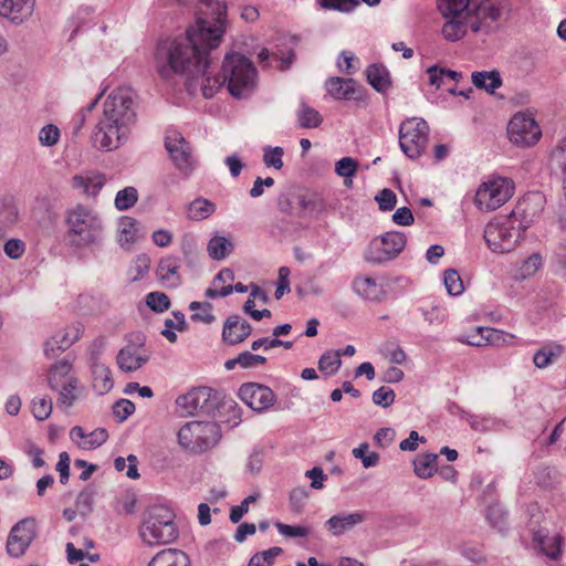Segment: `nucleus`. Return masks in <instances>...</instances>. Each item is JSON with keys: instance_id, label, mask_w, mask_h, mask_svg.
<instances>
[{"instance_id": "f257e3e1", "label": "nucleus", "mask_w": 566, "mask_h": 566, "mask_svg": "<svg viewBox=\"0 0 566 566\" xmlns=\"http://www.w3.org/2000/svg\"><path fill=\"white\" fill-rule=\"evenodd\" d=\"M227 27V6L219 0H200L196 25L187 29L185 36L161 39L156 46L158 73L168 77L170 73L188 74L191 77L206 76L201 90L206 98H211L216 88L210 85L208 69L210 54L223 38Z\"/></svg>"}, {"instance_id": "f03ea898", "label": "nucleus", "mask_w": 566, "mask_h": 566, "mask_svg": "<svg viewBox=\"0 0 566 566\" xmlns=\"http://www.w3.org/2000/svg\"><path fill=\"white\" fill-rule=\"evenodd\" d=\"M136 120L134 91L130 87L115 90L104 103L103 117L92 135L93 146L104 151L117 149L128 140Z\"/></svg>"}, {"instance_id": "7ed1b4c3", "label": "nucleus", "mask_w": 566, "mask_h": 566, "mask_svg": "<svg viewBox=\"0 0 566 566\" xmlns=\"http://www.w3.org/2000/svg\"><path fill=\"white\" fill-rule=\"evenodd\" d=\"M176 405L185 409L189 416L205 415L214 418L223 411L232 412V416L228 419V422L232 421V427L242 421V409L238 403L211 387H193L187 394L180 395L176 399Z\"/></svg>"}, {"instance_id": "20e7f679", "label": "nucleus", "mask_w": 566, "mask_h": 566, "mask_svg": "<svg viewBox=\"0 0 566 566\" xmlns=\"http://www.w3.org/2000/svg\"><path fill=\"white\" fill-rule=\"evenodd\" d=\"M253 62L240 53H228L221 67V75L214 77L218 88L227 84L230 95L237 99L248 98L253 93L256 81Z\"/></svg>"}, {"instance_id": "39448f33", "label": "nucleus", "mask_w": 566, "mask_h": 566, "mask_svg": "<svg viewBox=\"0 0 566 566\" xmlns=\"http://www.w3.org/2000/svg\"><path fill=\"white\" fill-rule=\"evenodd\" d=\"M66 238L71 247L84 249L99 247L104 240V227L99 216L82 205L67 211Z\"/></svg>"}, {"instance_id": "423d86ee", "label": "nucleus", "mask_w": 566, "mask_h": 566, "mask_svg": "<svg viewBox=\"0 0 566 566\" xmlns=\"http://www.w3.org/2000/svg\"><path fill=\"white\" fill-rule=\"evenodd\" d=\"M175 518L176 515L168 505L149 506L139 528L140 538L149 546L172 543L179 536Z\"/></svg>"}, {"instance_id": "0eeeda50", "label": "nucleus", "mask_w": 566, "mask_h": 566, "mask_svg": "<svg viewBox=\"0 0 566 566\" xmlns=\"http://www.w3.org/2000/svg\"><path fill=\"white\" fill-rule=\"evenodd\" d=\"M513 222L514 219L507 216L502 222L492 220L486 224L483 237L491 251L507 253L516 247L525 231L520 224L518 228H515Z\"/></svg>"}, {"instance_id": "6e6552de", "label": "nucleus", "mask_w": 566, "mask_h": 566, "mask_svg": "<svg viewBox=\"0 0 566 566\" xmlns=\"http://www.w3.org/2000/svg\"><path fill=\"white\" fill-rule=\"evenodd\" d=\"M407 237L400 231H388L370 241L364 260L374 265H382L395 260L405 249Z\"/></svg>"}, {"instance_id": "1a4fd4ad", "label": "nucleus", "mask_w": 566, "mask_h": 566, "mask_svg": "<svg viewBox=\"0 0 566 566\" xmlns=\"http://www.w3.org/2000/svg\"><path fill=\"white\" fill-rule=\"evenodd\" d=\"M429 125L422 118H408L399 127V146L410 159L419 158L428 142Z\"/></svg>"}, {"instance_id": "9d476101", "label": "nucleus", "mask_w": 566, "mask_h": 566, "mask_svg": "<svg viewBox=\"0 0 566 566\" xmlns=\"http://www.w3.org/2000/svg\"><path fill=\"white\" fill-rule=\"evenodd\" d=\"M513 195V186L506 178L481 185L474 202L481 210L492 211L504 205Z\"/></svg>"}, {"instance_id": "9b49d317", "label": "nucleus", "mask_w": 566, "mask_h": 566, "mask_svg": "<svg viewBox=\"0 0 566 566\" xmlns=\"http://www.w3.org/2000/svg\"><path fill=\"white\" fill-rule=\"evenodd\" d=\"M36 522L25 517L17 522L10 530L6 543V552L12 558L22 557L36 538Z\"/></svg>"}, {"instance_id": "f8f14e48", "label": "nucleus", "mask_w": 566, "mask_h": 566, "mask_svg": "<svg viewBox=\"0 0 566 566\" xmlns=\"http://www.w3.org/2000/svg\"><path fill=\"white\" fill-rule=\"evenodd\" d=\"M164 143L176 169L185 177L190 176L195 168L190 143L177 130L168 132Z\"/></svg>"}, {"instance_id": "ddd939ff", "label": "nucleus", "mask_w": 566, "mask_h": 566, "mask_svg": "<svg viewBox=\"0 0 566 566\" xmlns=\"http://www.w3.org/2000/svg\"><path fill=\"white\" fill-rule=\"evenodd\" d=\"M507 135L514 145L531 147L537 143L542 132L532 116L517 113L507 124Z\"/></svg>"}, {"instance_id": "4468645a", "label": "nucleus", "mask_w": 566, "mask_h": 566, "mask_svg": "<svg viewBox=\"0 0 566 566\" xmlns=\"http://www.w3.org/2000/svg\"><path fill=\"white\" fill-rule=\"evenodd\" d=\"M239 398L253 411L262 413L270 409L275 400L274 391L259 382H244L238 391Z\"/></svg>"}, {"instance_id": "2eb2a0df", "label": "nucleus", "mask_w": 566, "mask_h": 566, "mask_svg": "<svg viewBox=\"0 0 566 566\" xmlns=\"http://www.w3.org/2000/svg\"><path fill=\"white\" fill-rule=\"evenodd\" d=\"M545 198L541 192H528L523 196L517 202L516 207L511 211L509 218H513L514 221L518 220V224L522 230L525 231L539 216L544 209Z\"/></svg>"}, {"instance_id": "dca6fc26", "label": "nucleus", "mask_w": 566, "mask_h": 566, "mask_svg": "<svg viewBox=\"0 0 566 566\" xmlns=\"http://www.w3.org/2000/svg\"><path fill=\"white\" fill-rule=\"evenodd\" d=\"M133 337L134 339H129L128 344L118 352L116 357L119 369L125 373L136 371L149 360V356L137 353L138 348L145 345V335L137 333Z\"/></svg>"}, {"instance_id": "f3484780", "label": "nucleus", "mask_w": 566, "mask_h": 566, "mask_svg": "<svg viewBox=\"0 0 566 566\" xmlns=\"http://www.w3.org/2000/svg\"><path fill=\"white\" fill-rule=\"evenodd\" d=\"M328 94L335 99L363 101L365 88L352 77H329L325 83Z\"/></svg>"}, {"instance_id": "a211bd4d", "label": "nucleus", "mask_w": 566, "mask_h": 566, "mask_svg": "<svg viewBox=\"0 0 566 566\" xmlns=\"http://www.w3.org/2000/svg\"><path fill=\"white\" fill-rule=\"evenodd\" d=\"M251 324L238 314L230 315L223 323L222 342L229 346L243 343L252 334Z\"/></svg>"}, {"instance_id": "6ab92c4d", "label": "nucleus", "mask_w": 566, "mask_h": 566, "mask_svg": "<svg viewBox=\"0 0 566 566\" xmlns=\"http://www.w3.org/2000/svg\"><path fill=\"white\" fill-rule=\"evenodd\" d=\"M34 4L35 0H0V15L20 25L32 15Z\"/></svg>"}, {"instance_id": "aec40b11", "label": "nucleus", "mask_w": 566, "mask_h": 566, "mask_svg": "<svg viewBox=\"0 0 566 566\" xmlns=\"http://www.w3.org/2000/svg\"><path fill=\"white\" fill-rule=\"evenodd\" d=\"M193 424L199 427L196 430V432H198V434H196V441L198 443L199 454L212 449L219 443L222 433L218 422L197 420L193 421Z\"/></svg>"}, {"instance_id": "412c9836", "label": "nucleus", "mask_w": 566, "mask_h": 566, "mask_svg": "<svg viewBox=\"0 0 566 566\" xmlns=\"http://www.w3.org/2000/svg\"><path fill=\"white\" fill-rule=\"evenodd\" d=\"M537 521L534 520V515L531 517L530 521V530L533 534V542L536 544V546L539 548V551L546 555L548 558L556 560L562 555V542L563 537L559 535H556L554 537V544L555 549H547L546 548V542L548 539L549 532L545 527H541L537 525Z\"/></svg>"}, {"instance_id": "4be33fe9", "label": "nucleus", "mask_w": 566, "mask_h": 566, "mask_svg": "<svg viewBox=\"0 0 566 566\" xmlns=\"http://www.w3.org/2000/svg\"><path fill=\"white\" fill-rule=\"evenodd\" d=\"M83 325L77 323L65 329L56 332L51 338H49L44 343L43 353L44 355H49L53 349L51 348L52 344H59L57 350H66L70 348L75 342H77L83 334Z\"/></svg>"}, {"instance_id": "5701e85b", "label": "nucleus", "mask_w": 566, "mask_h": 566, "mask_svg": "<svg viewBox=\"0 0 566 566\" xmlns=\"http://www.w3.org/2000/svg\"><path fill=\"white\" fill-rule=\"evenodd\" d=\"M368 516V512H354L347 515L337 514L329 517L325 524L334 536H339L366 521Z\"/></svg>"}, {"instance_id": "b1692460", "label": "nucleus", "mask_w": 566, "mask_h": 566, "mask_svg": "<svg viewBox=\"0 0 566 566\" xmlns=\"http://www.w3.org/2000/svg\"><path fill=\"white\" fill-rule=\"evenodd\" d=\"M365 74L368 84L378 93H385L392 86L390 72L382 63L368 65Z\"/></svg>"}, {"instance_id": "393cba45", "label": "nucleus", "mask_w": 566, "mask_h": 566, "mask_svg": "<svg viewBox=\"0 0 566 566\" xmlns=\"http://www.w3.org/2000/svg\"><path fill=\"white\" fill-rule=\"evenodd\" d=\"M147 566H190V557L181 549L165 548L158 552Z\"/></svg>"}, {"instance_id": "a878e982", "label": "nucleus", "mask_w": 566, "mask_h": 566, "mask_svg": "<svg viewBox=\"0 0 566 566\" xmlns=\"http://www.w3.org/2000/svg\"><path fill=\"white\" fill-rule=\"evenodd\" d=\"M353 290L365 300L380 302L385 297V291L373 277H356L353 281Z\"/></svg>"}, {"instance_id": "bb28decb", "label": "nucleus", "mask_w": 566, "mask_h": 566, "mask_svg": "<svg viewBox=\"0 0 566 566\" xmlns=\"http://www.w3.org/2000/svg\"><path fill=\"white\" fill-rule=\"evenodd\" d=\"M471 80L476 88L484 90L489 94H493L503 84L497 70L475 71L471 74Z\"/></svg>"}, {"instance_id": "cd10ccee", "label": "nucleus", "mask_w": 566, "mask_h": 566, "mask_svg": "<svg viewBox=\"0 0 566 566\" xmlns=\"http://www.w3.org/2000/svg\"><path fill=\"white\" fill-rule=\"evenodd\" d=\"M300 207L298 217L317 216L325 210L323 198L315 192H306L296 197Z\"/></svg>"}, {"instance_id": "c85d7f7f", "label": "nucleus", "mask_w": 566, "mask_h": 566, "mask_svg": "<svg viewBox=\"0 0 566 566\" xmlns=\"http://www.w3.org/2000/svg\"><path fill=\"white\" fill-rule=\"evenodd\" d=\"M91 370L94 389L99 395L107 394L114 386L111 369L102 363H94L91 365Z\"/></svg>"}, {"instance_id": "c756f323", "label": "nucleus", "mask_w": 566, "mask_h": 566, "mask_svg": "<svg viewBox=\"0 0 566 566\" xmlns=\"http://www.w3.org/2000/svg\"><path fill=\"white\" fill-rule=\"evenodd\" d=\"M233 243L222 235L212 237L207 244L209 256L216 261L224 260L233 251Z\"/></svg>"}, {"instance_id": "7c9ffc66", "label": "nucleus", "mask_w": 566, "mask_h": 566, "mask_svg": "<svg viewBox=\"0 0 566 566\" xmlns=\"http://www.w3.org/2000/svg\"><path fill=\"white\" fill-rule=\"evenodd\" d=\"M438 454L436 453H422L418 454L413 460V472L420 479H429L436 472V462Z\"/></svg>"}, {"instance_id": "2f4dec72", "label": "nucleus", "mask_w": 566, "mask_h": 566, "mask_svg": "<svg viewBox=\"0 0 566 566\" xmlns=\"http://www.w3.org/2000/svg\"><path fill=\"white\" fill-rule=\"evenodd\" d=\"M216 211V205L206 198L198 197L188 206V218L195 221H201L209 218Z\"/></svg>"}, {"instance_id": "473e14b6", "label": "nucleus", "mask_w": 566, "mask_h": 566, "mask_svg": "<svg viewBox=\"0 0 566 566\" xmlns=\"http://www.w3.org/2000/svg\"><path fill=\"white\" fill-rule=\"evenodd\" d=\"M298 126L301 128H317L323 123V117L315 108L302 101L296 112Z\"/></svg>"}, {"instance_id": "72a5a7b5", "label": "nucleus", "mask_w": 566, "mask_h": 566, "mask_svg": "<svg viewBox=\"0 0 566 566\" xmlns=\"http://www.w3.org/2000/svg\"><path fill=\"white\" fill-rule=\"evenodd\" d=\"M72 369V363L67 359H62L53 364L48 373V385L51 390L55 391L61 385V380L65 378Z\"/></svg>"}, {"instance_id": "f704fd0d", "label": "nucleus", "mask_w": 566, "mask_h": 566, "mask_svg": "<svg viewBox=\"0 0 566 566\" xmlns=\"http://www.w3.org/2000/svg\"><path fill=\"white\" fill-rule=\"evenodd\" d=\"M551 169L560 175L566 182V137L559 142L551 154Z\"/></svg>"}, {"instance_id": "c9c22d12", "label": "nucleus", "mask_w": 566, "mask_h": 566, "mask_svg": "<svg viewBox=\"0 0 566 566\" xmlns=\"http://www.w3.org/2000/svg\"><path fill=\"white\" fill-rule=\"evenodd\" d=\"M104 186V178L102 176L95 177H83V176H74L73 177V187L77 189H83V191L91 197H96L101 189Z\"/></svg>"}, {"instance_id": "e433bc0d", "label": "nucleus", "mask_w": 566, "mask_h": 566, "mask_svg": "<svg viewBox=\"0 0 566 566\" xmlns=\"http://www.w3.org/2000/svg\"><path fill=\"white\" fill-rule=\"evenodd\" d=\"M497 334L499 331L494 328L476 327L473 334L463 336L459 340L470 346L481 347L493 342V336Z\"/></svg>"}, {"instance_id": "4c0bfd02", "label": "nucleus", "mask_w": 566, "mask_h": 566, "mask_svg": "<svg viewBox=\"0 0 566 566\" xmlns=\"http://www.w3.org/2000/svg\"><path fill=\"white\" fill-rule=\"evenodd\" d=\"M197 428L199 427L195 426L193 421L187 422L179 429L177 437L182 448L199 454L198 443L196 441V434H198V432H196Z\"/></svg>"}, {"instance_id": "58836bf2", "label": "nucleus", "mask_w": 566, "mask_h": 566, "mask_svg": "<svg viewBox=\"0 0 566 566\" xmlns=\"http://www.w3.org/2000/svg\"><path fill=\"white\" fill-rule=\"evenodd\" d=\"M340 366V350H327L318 359V369L326 375H334Z\"/></svg>"}, {"instance_id": "ea45409f", "label": "nucleus", "mask_w": 566, "mask_h": 566, "mask_svg": "<svg viewBox=\"0 0 566 566\" xmlns=\"http://www.w3.org/2000/svg\"><path fill=\"white\" fill-rule=\"evenodd\" d=\"M470 0H439L438 9L444 18H461Z\"/></svg>"}, {"instance_id": "a19ab883", "label": "nucleus", "mask_w": 566, "mask_h": 566, "mask_svg": "<svg viewBox=\"0 0 566 566\" xmlns=\"http://www.w3.org/2000/svg\"><path fill=\"white\" fill-rule=\"evenodd\" d=\"M449 20L442 28V34L446 40L455 42L462 39L465 33V22L460 18H448Z\"/></svg>"}, {"instance_id": "79ce46f5", "label": "nucleus", "mask_w": 566, "mask_h": 566, "mask_svg": "<svg viewBox=\"0 0 566 566\" xmlns=\"http://www.w3.org/2000/svg\"><path fill=\"white\" fill-rule=\"evenodd\" d=\"M95 495L96 490L92 484L85 486L78 493L75 504L81 515L85 516L93 512Z\"/></svg>"}, {"instance_id": "37998d69", "label": "nucleus", "mask_w": 566, "mask_h": 566, "mask_svg": "<svg viewBox=\"0 0 566 566\" xmlns=\"http://www.w3.org/2000/svg\"><path fill=\"white\" fill-rule=\"evenodd\" d=\"M283 549L279 546H273L266 551L256 552L250 558L248 566H272L275 557L280 556Z\"/></svg>"}, {"instance_id": "c03bdc74", "label": "nucleus", "mask_w": 566, "mask_h": 566, "mask_svg": "<svg viewBox=\"0 0 566 566\" xmlns=\"http://www.w3.org/2000/svg\"><path fill=\"white\" fill-rule=\"evenodd\" d=\"M138 200L137 189L134 187H126L119 190L115 197V207L119 211L130 209Z\"/></svg>"}, {"instance_id": "a18cd8bd", "label": "nucleus", "mask_w": 566, "mask_h": 566, "mask_svg": "<svg viewBox=\"0 0 566 566\" xmlns=\"http://www.w3.org/2000/svg\"><path fill=\"white\" fill-rule=\"evenodd\" d=\"M368 450L369 444L363 442L352 451L353 455L361 461L365 469L376 467L380 460V455L377 452H369Z\"/></svg>"}, {"instance_id": "49530a36", "label": "nucleus", "mask_w": 566, "mask_h": 566, "mask_svg": "<svg viewBox=\"0 0 566 566\" xmlns=\"http://www.w3.org/2000/svg\"><path fill=\"white\" fill-rule=\"evenodd\" d=\"M178 264L174 258H164L158 264V273L161 280H168L169 276H174L176 282L171 286H179L181 284L180 275L178 274Z\"/></svg>"}, {"instance_id": "de8ad7c7", "label": "nucleus", "mask_w": 566, "mask_h": 566, "mask_svg": "<svg viewBox=\"0 0 566 566\" xmlns=\"http://www.w3.org/2000/svg\"><path fill=\"white\" fill-rule=\"evenodd\" d=\"M486 520L492 527L500 532L506 530V514L499 503H492L488 506Z\"/></svg>"}, {"instance_id": "09e8293b", "label": "nucleus", "mask_w": 566, "mask_h": 566, "mask_svg": "<svg viewBox=\"0 0 566 566\" xmlns=\"http://www.w3.org/2000/svg\"><path fill=\"white\" fill-rule=\"evenodd\" d=\"M78 380L74 377L67 379L65 384L62 385V389L60 391L57 398L59 406L71 407L77 399V396L74 394V390L77 388Z\"/></svg>"}, {"instance_id": "8fccbe9b", "label": "nucleus", "mask_w": 566, "mask_h": 566, "mask_svg": "<svg viewBox=\"0 0 566 566\" xmlns=\"http://www.w3.org/2000/svg\"><path fill=\"white\" fill-rule=\"evenodd\" d=\"M147 306L155 313H163L169 310L171 303L168 295L164 292H150L146 295Z\"/></svg>"}, {"instance_id": "3c124183", "label": "nucleus", "mask_w": 566, "mask_h": 566, "mask_svg": "<svg viewBox=\"0 0 566 566\" xmlns=\"http://www.w3.org/2000/svg\"><path fill=\"white\" fill-rule=\"evenodd\" d=\"M443 281L444 286L450 295L457 296L462 294L464 291L462 279L458 271L454 269H448L444 271Z\"/></svg>"}, {"instance_id": "603ef678", "label": "nucleus", "mask_w": 566, "mask_h": 566, "mask_svg": "<svg viewBox=\"0 0 566 566\" xmlns=\"http://www.w3.org/2000/svg\"><path fill=\"white\" fill-rule=\"evenodd\" d=\"M284 150L282 147L266 146L263 148V163L266 167H273L274 169H281L283 167L282 156Z\"/></svg>"}, {"instance_id": "864d4df0", "label": "nucleus", "mask_w": 566, "mask_h": 566, "mask_svg": "<svg viewBox=\"0 0 566 566\" xmlns=\"http://www.w3.org/2000/svg\"><path fill=\"white\" fill-rule=\"evenodd\" d=\"M87 438L90 439L78 443V446L84 450H94L107 441L108 432L105 428H97L87 434Z\"/></svg>"}, {"instance_id": "5fc2aeb1", "label": "nucleus", "mask_w": 566, "mask_h": 566, "mask_svg": "<svg viewBox=\"0 0 566 566\" xmlns=\"http://www.w3.org/2000/svg\"><path fill=\"white\" fill-rule=\"evenodd\" d=\"M52 409V399L50 397L33 399L32 401V413L36 420L43 421L48 419Z\"/></svg>"}, {"instance_id": "6e6d98bb", "label": "nucleus", "mask_w": 566, "mask_h": 566, "mask_svg": "<svg viewBox=\"0 0 566 566\" xmlns=\"http://www.w3.org/2000/svg\"><path fill=\"white\" fill-rule=\"evenodd\" d=\"M135 405L133 401L128 399H118L114 402L112 410L114 417L118 422L125 421L128 417H130L135 412Z\"/></svg>"}, {"instance_id": "4d7b16f0", "label": "nucleus", "mask_w": 566, "mask_h": 566, "mask_svg": "<svg viewBox=\"0 0 566 566\" xmlns=\"http://www.w3.org/2000/svg\"><path fill=\"white\" fill-rule=\"evenodd\" d=\"M358 161L352 157H343L335 165V172L344 178H352L357 174Z\"/></svg>"}, {"instance_id": "13d9d810", "label": "nucleus", "mask_w": 566, "mask_h": 566, "mask_svg": "<svg viewBox=\"0 0 566 566\" xmlns=\"http://www.w3.org/2000/svg\"><path fill=\"white\" fill-rule=\"evenodd\" d=\"M396 394L395 391L386 386H381L377 390L373 392L371 399L373 402L382 408H388L395 401Z\"/></svg>"}, {"instance_id": "bf43d9fd", "label": "nucleus", "mask_w": 566, "mask_h": 566, "mask_svg": "<svg viewBox=\"0 0 566 566\" xmlns=\"http://www.w3.org/2000/svg\"><path fill=\"white\" fill-rule=\"evenodd\" d=\"M319 4L328 10L352 12L359 6V0H319Z\"/></svg>"}, {"instance_id": "052dcab7", "label": "nucleus", "mask_w": 566, "mask_h": 566, "mask_svg": "<svg viewBox=\"0 0 566 566\" xmlns=\"http://www.w3.org/2000/svg\"><path fill=\"white\" fill-rule=\"evenodd\" d=\"M375 200L378 203L379 210L391 211L397 203V196L391 189L385 188L376 195Z\"/></svg>"}, {"instance_id": "680f3d73", "label": "nucleus", "mask_w": 566, "mask_h": 566, "mask_svg": "<svg viewBox=\"0 0 566 566\" xmlns=\"http://www.w3.org/2000/svg\"><path fill=\"white\" fill-rule=\"evenodd\" d=\"M60 129L53 124L43 126L39 133V140L43 146H53L59 142Z\"/></svg>"}, {"instance_id": "e2e57ef3", "label": "nucleus", "mask_w": 566, "mask_h": 566, "mask_svg": "<svg viewBox=\"0 0 566 566\" xmlns=\"http://www.w3.org/2000/svg\"><path fill=\"white\" fill-rule=\"evenodd\" d=\"M356 60L357 59L354 53L344 50L338 55L337 67L339 69L340 72L347 75H353L357 71V67L354 65V61Z\"/></svg>"}, {"instance_id": "0e129e2a", "label": "nucleus", "mask_w": 566, "mask_h": 566, "mask_svg": "<svg viewBox=\"0 0 566 566\" xmlns=\"http://www.w3.org/2000/svg\"><path fill=\"white\" fill-rule=\"evenodd\" d=\"M308 495H310L308 491L303 486L293 489L290 493V499H289L292 511L296 512V513L302 512L305 501L308 497Z\"/></svg>"}, {"instance_id": "69168bd1", "label": "nucleus", "mask_w": 566, "mask_h": 566, "mask_svg": "<svg viewBox=\"0 0 566 566\" xmlns=\"http://www.w3.org/2000/svg\"><path fill=\"white\" fill-rule=\"evenodd\" d=\"M421 315L424 321L431 325H440L444 321L443 310L437 305H431L429 307L421 306L419 307Z\"/></svg>"}, {"instance_id": "338daca9", "label": "nucleus", "mask_w": 566, "mask_h": 566, "mask_svg": "<svg viewBox=\"0 0 566 566\" xmlns=\"http://www.w3.org/2000/svg\"><path fill=\"white\" fill-rule=\"evenodd\" d=\"M275 526L277 531L286 537H306L310 534V530L302 525H289L281 522H276Z\"/></svg>"}, {"instance_id": "774afa93", "label": "nucleus", "mask_w": 566, "mask_h": 566, "mask_svg": "<svg viewBox=\"0 0 566 566\" xmlns=\"http://www.w3.org/2000/svg\"><path fill=\"white\" fill-rule=\"evenodd\" d=\"M256 499L258 495L252 494L247 496L239 505L233 506L229 515L231 523H239L242 520L243 515L248 513L250 503L255 502Z\"/></svg>"}]
</instances>
